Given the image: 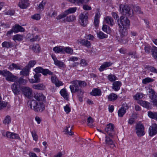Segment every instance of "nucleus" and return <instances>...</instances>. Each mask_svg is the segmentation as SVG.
<instances>
[{
	"label": "nucleus",
	"mask_w": 157,
	"mask_h": 157,
	"mask_svg": "<svg viewBox=\"0 0 157 157\" xmlns=\"http://www.w3.org/2000/svg\"><path fill=\"white\" fill-rule=\"evenodd\" d=\"M114 125L113 124L110 123L106 125L105 128V131L107 133V136L106 135L105 138V142L106 144L110 146L112 148L115 147L113 140L110 138H113L115 135V132L114 130Z\"/></svg>",
	"instance_id": "obj_1"
},
{
	"label": "nucleus",
	"mask_w": 157,
	"mask_h": 157,
	"mask_svg": "<svg viewBox=\"0 0 157 157\" xmlns=\"http://www.w3.org/2000/svg\"><path fill=\"white\" fill-rule=\"evenodd\" d=\"M60 93L61 95L62 96H63L66 99L67 98V91L65 89H62L60 90Z\"/></svg>",
	"instance_id": "obj_48"
},
{
	"label": "nucleus",
	"mask_w": 157,
	"mask_h": 157,
	"mask_svg": "<svg viewBox=\"0 0 157 157\" xmlns=\"http://www.w3.org/2000/svg\"><path fill=\"white\" fill-rule=\"evenodd\" d=\"M42 74L44 76H46L48 75H53L52 72L47 69H43Z\"/></svg>",
	"instance_id": "obj_40"
},
{
	"label": "nucleus",
	"mask_w": 157,
	"mask_h": 157,
	"mask_svg": "<svg viewBox=\"0 0 157 157\" xmlns=\"http://www.w3.org/2000/svg\"><path fill=\"white\" fill-rule=\"evenodd\" d=\"M31 134L33 140L36 141H37L38 140V136L36 134L35 131H33L31 132Z\"/></svg>",
	"instance_id": "obj_59"
},
{
	"label": "nucleus",
	"mask_w": 157,
	"mask_h": 157,
	"mask_svg": "<svg viewBox=\"0 0 157 157\" xmlns=\"http://www.w3.org/2000/svg\"><path fill=\"white\" fill-rule=\"evenodd\" d=\"M147 69L152 72L157 73V70L154 67L149 66L147 67Z\"/></svg>",
	"instance_id": "obj_63"
},
{
	"label": "nucleus",
	"mask_w": 157,
	"mask_h": 157,
	"mask_svg": "<svg viewBox=\"0 0 157 157\" xmlns=\"http://www.w3.org/2000/svg\"><path fill=\"white\" fill-rule=\"evenodd\" d=\"M29 70L27 68H25L22 70V71L20 72V74L21 75H23L25 76H27L29 75Z\"/></svg>",
	"instance_id": "obj_38"
},
{
	"label": "nucleus",
	"mask_w": 157,
	"mask_h": 157,
	"mask_svg": "<svg viewBox=\"0 0 157 157\" xmlns=\"http://www.w3.org/2000/svg\"><path fill=\"white\" fill-rule=\"evenodd\" d=\"M149 136H152L157 134V124H152L149 128Z\"/></svg>",
	"instance_id": "obj_13"
},
{
	"label": "nucleus",
	"mask_w": 157,
	"mask_h": 157,
	"mask_svg": "<svg viewBox=\"0 0 157 157\" xmlns=\"http://www.w3.org/2000/svg\"><path fill=\"white\" fill-rule=\"evenodd\" d=\"M32 49L35 52H38L40 51V48L38 44H36L32 47Z\"/></svg>",
	"instance_id": "obj_47"
},
{
	"label": "nucleus",
	"mask_w": 157,
	"mask_h": 157,
	"mask_svg": "<svg viewBox=\"0 0 157 157\" xmlns=\"http://www.w3.org/2000/svg\"><path fill=\"white\" fill-rule=\"evenodd\" d=\"M34 98L36 100L40 101H44L45 100L46 98L42 93H37L34 94Z\"/></svg>",
	"instance_id": "obj_16"
},
{
	"label": "nucleus",
	"mask_w": 157,
	"mask_h": 157,
	"mask_svg": "<svg viewBox=\"0 0 157 157\" xmlns=\"http://www.w3.org/2000/svg\"><path fill=\"white\" fill-rule=\"evenodd\" d=\"M126 112V108L123 107H121L119 109L118 112V116L122 117Z\"/></svg>",
	"instance_id": "obj_29"
},
{
	"label": "nucleus",
	"mask_w": 157,
	"mask_h": 157,
	"mask_svg": "<svg viewBox=\"0 0 157 157\" xmlns=\"http://www.w3.org/2000/svg\"><path fill=\"white\" fill-rule=\"evenodd\" d=\"M88 125L90 127L92 126V124L94 122L92 118L89 117L87 120Z\"/></svg>",
	"instance_id": "obj_53"
},
{
	"label": "nucleus",
	"mask_w": 157,
	"mask_h": 157,
	"mask_svg": "<svg viewBox=\"0 0 157 157\" xmlns=\"http://www.w3.org/2000/svg\"><path fill=\"white\" fill-rule=\"evenodd\" d=\"M70 2L75 5H80L82 4L81 0H67Z\"/></svg>",
	"instance_id": "obj_51"
},
{
	"label": "nucleus",
	"mask_w": 157,
	"mask_h": 157,
	"mask_svg": "<svg viewBox=\"0 0 157 157\" xmlns=\"http://www.w3.org/2000/svg\"><path fill=\"white\" fill-rule=\"evenodd\" d=\"M97 36L99 39H102L104 38H107L108 37V35L104 34L101 31L97 32Z\"/></svg>",
	"instance_id": "obj_31"
},
{
	"label": "nucleus",
	"mask_w": 157,
	"mask_h": 157,
	"mask_svg": "<svg viewBox=\"0 0 157 157\" xmlns=\"http://www.w3.org/2000/svg\"><path fill=\"white\" fill-rule=\"evenodd\" d=\"M100 17V14L99 13H96L94 18V25L95 26H98L99 23V19Z\"/></svg>",
	"instance_id": "obj_35"
},
{
	"label": "nucleus",
	"mask_w": 157,
	"mask_h": 157,
	"mask_svg": "<svg viewBox=\"0 0 157 157\" xmlns=\"http://www.w3.org/2000/svg\"><path fill=\"white\" fill-rule=\"evenodd\" d=\"M118 23L121 25L123 28H129L130 25V22L129 20L126 17L121 16L120 17V20L118 21Z\"/></svg>",
	"instance_id": "obj_7"
},
{
	"label": "nucleus",
	"mask_w": 157,
	"mask_h": 157,
	"mask_svg": "<svg viewBox=\"0 0 157 157\" xmlns=\"http://www.w3.org/2000/svg\"><path fill=\"white\" fill-rule=\"evenodd\" d=\"M88 13L84 12L81 13L79 15L80 24L82 26H85L87 24Z\"/></svg>",
	"instance_id": "obj_9"
},
{
	"label": "nucleus",
	"mask_w": 157,
	"mask_h": 157,
	"mask_svg": "<svg viewBox=\"0 0 157 157\" xmlns=\"http://www.w3.org/2000/svg\"><path fill=\"white\" fill-rule=\"evenodd\" d=\"M54 64L60 67H63L65 65L64 63L63 62L58 60L55 61Z\"/></svg>",
	"instance_id": "obj_50"
},
{
	"label": "nucleus",
	"mask_w": 157,
	"mask_h": 157,
	"mask_svg": "<svg viewBox=\"0 0 157 157\" xmlns=\"http://www.w3.org/2000/svg\"><path fill=\"white\" fill-rule=\"evenodd\" d=\"M138 103L143 107L147 108H150L151 107L150 103L145 101L140 100L138 101Z\"/></svg>",
	"instance_id": "obj_20"
},
{
	"label": "nucleus",
	"mask_w": 157,
	"mask_h": 157,
	"mask_svg": "<svg viewBox=\"0 0 157 157\" xmlns=\"http://www.w3.org/2000/svg\"><path fill=\"white\" fill-rule=\"evenodd\" d=\"M76 92H77L78 93L77 96L79 101L81 102H82L84 92L80 89L79 90Z\"/></svg>",
	"instance_id": "obj_36"
},
{
	"label": "nucleus",
	"mask_w": 157,
	"mask_h": 157,
	"mask_svg": "<svg viewBox=\"0 0 157 157\" xmlns=\"http://www.w3.org/2000/svg\"><path fill=\"white\" fill-rule=\"evenodd\" d=\"M58 78L56 77V76L54 75L51 76V80L52 83H55L57 81Z\"/></svg>",
	"instance_id": "obj_64"
},
{
	"label": "nucleus",
	"mask_w": 157,
	"mask_h": 157,
	"mask_svg": "<svg viewBox=\"0 0 157 157\" xmlns=\"http://www.w3.org/2000/svg\"><path fill=\"white\" fill-rule=\"evenodd\" d=\"M152 55L154 59L157 60V47L154 46L151 49Z\"/></svg>",
	"instance_id": "obj_33"
},
{
	"label": "nucleus",
	"mask_w": 157,
	"mask_h": 157,
	"mask_svg": "<svg viewBox=\"0 0 157 157\" xmlns=\"http://www.w3.org/2000/svg\"><path fill=\"white\" fill-rule=\"evenodd\" d=\"M102 30L106 32L107 34H110L111 32V29L110 28L106 25H103L102 27Z\"/></svg>",
	"instance_id": "obj_37"
},
{
	"label": "nucleus",
	"mask_w": 157,
	"mask_h": 157,
	"mask_svg": "<svg viewBox=\"0 0 157 157\" xmlns=\"http://www.w3.org/2000/svg\"><path fill=\"white\" fill-rule=\"evenodd\" d=\"M65 53L71 55L73 53V50L69 47H63V54H65Z\"/></svg>",
	"instance_id": "obj_28"
},
{
	"label": "nucleus",
	"mask_w": 157,
	"mask_h": 157,
	"mask_svg": "<svg viewBox=\"0 0 157 157\" xmlns=\"http://www.w3.org/2000/svg\"><path fill=\"white\" fill-rule=\"evenodd\" d=\"M143 95L142 93H137L133 96V98L136 100H139L143 97Z\"/></svg>",
	"instance_id": "obj_46"
},
{
	"label": "nucleus",
	"mask_w": 157,
	"mask_h": 157,
	"mask_svg": "<svg viewBox=\"0 0 157 157\" xmlns=\"http://www.w3.org/2000/svg\"><path fill=\"white\" fill-rule=\"evenodd\" d=\"M36 63L35 60H31L29 63L28 66L30 67H33Z\"/></svg>",
	"instance_id": "obj_62"
},
{
	"label": "nucleus",
	"mask_w": 157,
	"mask_h": 157,
	"mask_svg": "<svg viewBox=\"0 0 157 157\" xmlns=\"http://www.w3.org/2000/svg\"><path fill=\"white\" fill-rule=\"evenodd\" d=\"M144 128V125L140 123H138L135 126V132L138 137H141L145 134Z\"/></svg>",
	"instance_id": "obj_6"
},
{
	"label": "nucleus",
	"mask_w": 157,
	"mask_h": 157,
	"mask_svg": "<svg viewBox=\"0 0 157 157\" xmlns=\"http://www.w3.org/2000/svg\"><path fill=\"white\" fill-rule=\"evenodd\" d=\"M76 20L75 17L73 15H71L69 17H67L66 18L64 19V21L68 22H71Z\"/></svg>",
	"instance_id": "obj_42"
},
{
	"label": "nucleus",
	"mask_w": 157,
	"mask_h": 157,
	"mask_svg": "<svg viewBox=\"0 0 157 157\" xmlns=\"http://www.w3.org/2000/svg\"><path fill=\"white\" fill-rule=\"evenodd\" d=\"M72 85L70 86V88L72 93H76L79 90V87H84L87 85L86 82L84 81L75 80L70 82Z\"/></svg>",
	"instance_id": "obj_2"
},
{
	"label": "nucleus",
	"mask_w": 157,
	"mask_h": 157,
	"mask_svg": "<svg viewBox=\"0 0 157 157\" xmlns=\"http://www.w3.org/2000/svg\"><path fill=\"white\" fill-rule=\"evenodd\" d=\"M2 45L3 47L7 48H11L13 46L12 43L10 41H4L2 43Z\"/></svg>",
	"instance_id": "obj_26"
},
{
	"label": "nucleus",
	"mask_w": 157,
	"mask_h": 157,
	"mask_svg": "<svg viewBox=\"0 0 157 157\" xmlns=\"http://www.w3.org/2000/svg\"><path fill=\"white\" fill-rule=\"evenodd\" d=\"M13 30L14 33H17L19 32H23L25 29L24 28L18 24H16L13 27Z\"/></svg>",
	"instance_id": "obj_17"
},
{
	"label": "nucleus",
	"mask_w": 157,
	"mask_h": 157,
	"mask_svg": "<svg viewBox=\"0 0 157 157\" xmlns=\"http://www.w3.org/2000/svg\"><path fill=\"white\" fill-rule=\"evenodd\" d=\"M41 75L39 74L36 73L34 75L33 77L36 83L39 82L40 81V77L41 76Z\"/></svg>",
	"instance_id": "obj_49"
},
{
	"label": "nucleus",
	"mask_w": 157,
	"mask_h": 157,
	"mask_svg": "<svg viewBox=\"0 0 157 157\" xmlns=\"http://www.w3.org/2000/svg\"><path fill=\"white\" fill-rule=\"evenodd\" d=\"M2 98L0 96V110L6 107L7 105V102L2 101Z\"/></svg>",
	"instance_id": "obj_44"
},
{
	"label": "nucleus",
	"mask_w": 157,
	"mask_h": 157,
	"mask_svg": "<svg viewBox=\"0 0 157 157\" xmlns=\"http://www.w3.org/2000/svg\"><path fill=\"white\" fill-rule=\"evenodd\" d=\"M120 12L124 15L131 17L133 14L132 11L131 10L129 6L127 4H121L120 5Z\"/></svg>",
	"instance_id": "obj_4"
},
{
	"label": "nucleus",
	"mask_w": 157,
	"mask_h": 157,
	"mask_svg": "<svg viewBox=\"0 0 157 157\" xmlns=\"http://www.w3.org/2000/svg\"><path fill=\"white\" fill-rule=\"evenodd\" d=\"M11 119L10 116H6L3 121V123L5 124H8L11 122Z\"/></svg>",
	"instance_id": "obj_43"
},
{
	"label": "nucleus",
	"mask_w": 157,
	"mask_h": 157,
	"mask_svg": "<svg viewBox=\"0 0 157 157\" xmlns=\"http://www.w3.org/2000/svg\"><path fill=\"white\" fill-rule=\"evenodd\" d=\"M118 24L119 26V31L121 36L123 37L126 36L128 34L127 31V30L128 28L122 27H121V25H120L119 23H118Z\"/></svg>",
	"instance_id": "obj_18"
},
{
	"label": "nucleus",
	"mask_w": 157,
	"mask_h": 157,
	"mask_svg": "<svg viewBox=\"0 0 157 157\" xmlns=\"http://www.w3.org/2000/svg\"><path fill=\"white\" fill-rule=\"evenodd\" d=\"M80 43L82 45L85 46L87 48L90 46V42L88 40L85 39H82L79 41Z\"/></svg>",
	"instance_id": "obj_30"
},
{
	"label": "nucleus",
	"mask_w": 157,
	"mask_h": 157,
	"mask_svg": "<svg viewBox=\"0 0 157 157\" xmlns=\"http://www.w3.org/2000/svg\"><path fill=\"white\" fill-rule=\"evenodd\" d=\"M6 136L7 138L11 139H20V138L18 134L10 132H6Z\"/></svg>",
	"instance_id": "obj_15"
},
{
	"label": "nucleus",
	"mask_w": 157,
	"mask_h": 157,
	"mask_svg": "<svg viewBox=\"0 0 157 157\" xmlns=\"http://www.w3.org/2000/svg\"><path fill=\"white\" fill-rule=\"evenodd\" d=\"M64 111L66 113L68 114L71 111V108L67 105L64 107Z\"/></svg>",
	"instance_id": "obj_60"
},
{
	"label": "nucleus",
	"mask_w": 157,
	"mask_h": 157,
	"mask_svg": "<svg viewBox=\"0 0 157 157\" xmlns=\"http://www.w3.org/2000/svg\"><path fill=\"white\" fill-rule=\"evenodd\" d=\"M8 69L10 71H12L14 69L16 70H21V67L18 64H15L12 63L11 64L9 65Z\"/></svg>",
	"instance_id": "obj_21"
},
{
	"label": "nucleus",
	"mask_w": 157,
	"mask_h": 157,
	"mask_svg": "<svg viewBox=\"0 0 157 157\" xmlns=\"http://www.w3.org/2000/svg\"><path fill=\"white\" fill-rule=\"evenodd\" d=\"M43 68L41 67H37L36 68L34 69V71L36 73L39 74V73H42V71Z\"/></svg>",
	"instance_id": "obj_55"
},
{
	"label": "nucleus",
	"mask_w": 157,
	"mask_h": 157,
	"mask_svg": "<svg viewBox=\"0 0 157 157\" xmlns=\"http://www.w3.org/2000/svg\"><path fill=\"white\" fill-rule=\"evenodd\" d=\"M23 36L19 34H16L14 36L13 39L14 40H18L19 41L23 40Z\"/></svg>",
	"instance_id": "obj_41"
},
{
	"label": "nucleus",
	"mask_w": 157,
	"mask_h": 157,
	"mask_svg": "<svg viewBox=\"0 0 157 157\" xmlns=\"http://www.w3.org/2000/svg\"><path fill=\"white\" fill-rule=\"evenodd\" d=\"M30 108L36 112H42L45 109V106L42 102H36L35 100L29 102Z\"/></svg>",
	"instance_id": "obj_3"
},
{
	"label": "nucleus",
	"mask_w": 157,
	"mask_h": 157,
	"mask_svg": "<svg viewBox=\"0 0 157 157\" xmlns=\"http://www.w3.org/2000/svg\"><path fill=\"white\" fill-rule=\"evenodd\" d=\"M31 18L32 19L36 20H39L40 18V16L38 14H35L32 16Z\"/></svg>",
	"instance_id": "obj_58"
},
{
	"label": "nucleus",
	"mask_w": 157,
	"mask_h": 157,
	"mask_svg": "<svg viewBox=\"0 0 157 157\" xmlns=\"http://www.w3.org/2000/svg\"><path fill=\"white\" fill-rule=\"evenodd\" d=\"M121 83L120 81H115L113 84L112 89L115 91H117L120 89Z\"/></svg>",
	"instance_id": "obj_19"
},
{
	"label": "nucleus",
	"mask_w": 157,
	"mask_h": 157,
	"mask_svg": "<svg viewBox=\"0 0 157 157\" xmlns=\"http://www.w3.org/2000/svg\"><path fill=\"white\" fill-rule=\"evenodd\" d=\"M148 115L151 118L157 120V112H152L151 111H149L148 112Z\"/></svg>",
	"instance_id": "obj_34"
},
{
	"label": "nucleus",
	"mask_w": 157,
	"mask_h": 157,
	"mask_svg": "<svg viewBox=\"0 0 157 157\" xmlns=\"http://www.w3.org/2000/svg\"><path fill=\"white\" fill-rule=\"evenodd\" d=\"M63 46H56L53 48V50L56 53H61L63 54Z\"/></svg>",
	"instance_id": "obj_25"
},
{
	"label": "nucleus",
	"mask_w": 157,
	"mask_h": 157,
	"mask_svg": "<svg viewBox=\"0 0 157 157\" xmlns=\"http://www.w3.org/2000/svg\"><path fill=\"white\" fill-rule=\"evenodd\" d=\"M16 81L17 82V84L20 86L21 85H25L26 84L27 81L25 79H24L23 78L21 77L18 79L16 77Z\"/></svg>",
	"instance_id": "obj_27"
},
{
	"label": "nucleus",
	"mask_w": 157,
	"mask_h": 157,
	"mask_svg": "<svg viewBox=\"0 0 157 157\" xmlns=\"http://www.w3.org/2000/svg\"><path fill=\"white\" fill-rule=\"evenodd\" d=\"M40 39L39 36L36 35L33 38L30 39V40L32 42H34L35 41H39Z\"/></svg>",
	"instance_id": "obj_61"
},
{
	"label": "nucleus",
	"mask_w": 157,
	"mask_h": 157,
	"mask_svg": "<svg viewBox=\"0 0 157 157\" xmlns=\"http://www.w3.org/2000/svg\"><path fill=\"white\" fill-rule=\"evenodd\" d=\"M129 56H131L132 58H135L137 57V55H136V51H130L128 54Z\"/></svg>",
	"instance_id": "obj_57"
},
{
	"label": "nucleus",
	"mask_w": 157,
	"mask_h": 157,
	"mask_svg": "<svg viewBox=\"0 0 157 157\" xmlns=\"http://www.w3.org/2000/svg\"><path fill=\"white\" fill-rule=\"evenodd\" d=\"M151 47L149 45L145 46L144 48V51L147 53H149L151 52Z\"/></svg>",
	"instance_id": "obj_54"
},
{
	"label": "nucleus",
	"mask_w": 157,
	"mask_h": 157,
	"mask_svg": "<svg viewBox=\"0 0 157 157\" xmlns=\"http://www.w3.org/2000/svg\"><path fill=\"white\" fill-rule=\"evenodd\" d=\"M105 21L106 23L111 26H112L114 24L113 19L110 17L107 16L105 18Z\"/></svg>",
	"instance_id": "obj_23"
},
{
	"label": "nucleus",
	"mask_w": 157,
	"mask_h": 157,
	"mask_svg": "<svg viewBox=\"0 0 157 157\" xmlns=\"http://www.w3.org/2000/svg\"><path fill=\"white\" fill-rule=\"evenodd\" d=\"M117 98V95L114 93H112L110 94L108 97V100L111 101L116 100Z\"/></svg>",
	"instance_id": "obj_39"
},
{
	"label": "nucleus",
	"mask_w": 157,
	"mask_h": 157,
	"mask_svg": "<svg viewBox=\"0 0 157 157\" xmlns=\"http://www.w3.org/2000/svg\"><path fill=\"white\" fill-rule=\"evenodd\" d=\"M149 95V98L151 100L152 105H153L157 101V95L154 90L151 88H149L147 89Z\"/></svg>",
	"instance_id": "obj_8"
},
{
	"label": "nucleus",
	"mask_w": 157,
	"mask_h": 157,
	"mask_svg": "<svg viewBox=\"0 0 157 157\" xmlns=\"http://www.w3.org/2000/svg\"><path fill=\"white\" fill-rule=\"evenodd\" d=\"M72 127H70V126H67L65 128L64 130V132L67 135L72 136L74 133L73 132H71Z\"/></svg>",
	"instance_id": "obj_32"
},
{
	"label": "nucleus",
	"mask_w": 157,
	"mask_h": 157,
	"mask_svg": "<svg viewBox=\"0 0 157 157\" xmlns=\"http://www.w3.org/2000/svg\"><path fill=\"white\" fill-rule=\"evenodd\" d=\"M112 64L113 63L110 61L105 62L101 66L98 70L100 72L102 71L105 70L107 69L108 67L111 66Z\"/></svg>",
	"instance_id": "obj_14"
},
{
	"label": "nucleus",
	"mask_w": 157,
	"mask_h": 157,
	"mask_svg": "<svg viewBox=\"0 0 157 157\" xmlns=\"http://www.w3.org/2000/svg\"><path fill=\"white\" fill-rule=\"evenodd\" d=\"M33 89L36 90H44L45 86L43 83L38 84L37 85H34L33 86Z\"/></svg>",
	"instance_id": "obj_24"
},
{
	"label": "nucleus",
	"mask_w": 157,
	"mask_h": 157,
	"mask_svg": "<svg viewBox=\"0 0 157 157\" xmlns=\"http://www.w3.org/2000/svg\"><path fill=\"white\" fill-rule=\"evenodd\" d=\"M14 82L11 86L12 90L15 95H18L20 94V86L17 84V82L16 80Z\"/></svg>",
	"instance_id": "obj_12"
},
{
	"label": "nucleus",
	"mask_w": 157,
	"mask_h": 157,
	"mask_svg": "<svg viewBox=\"0 0 157 157\" xmlns=\"http://www.w3.org/2000/svg\"><path fill=\"white\" fill-rule=\"evenodd\" d=\"M21 90L23 94L26 97L30 98L32 95V90L31 88L28 86H22Z\"/></svg>",
	"instance_id": "obj_10"
},
{
	"label": "nucleus",
	"mask_w": 157,
	"mask_h": 157,
	"mask_svg": "<svg viewBox=\"0 0 157 157\" xmlns=\"http://www.w3.org/2000/svg\"><path fill=\"white\" fill-rule=\"evenodd\" d=\"M77 8L76 7L70 8L68 10L65 11L67 15L69 13H75L76 10Z\"/></svg>",
	"instance_id": "obj_45"
},
{
	"label": "nucleus",
	"mask_w": 157,
	"mask_h": 157,
	"mask_svg": "<svg viewBox=\"0 0 157 157\" xmlns=\"http://www.w3.org/2000/svg\"><path fill=\"white\" fill-rule=\"evenodd\" d=\"M153 80L150 78H147L143 80L142 82L144 84H146L147 83L152 82Z\"/></svg>",
	"instance_id": "obj_56"
},
{
	"label": "nucleus",
	"mask_w": 157,
	"mask_h": 157,
	"mask_svg": "<svg viewBox=\"0 0 157 157\" xmlns=\"http://www.w3.org/2000/svg\"><path fill=\"white\" fill-rule=\"evenodd\" d=\"M108 79L111 82H112L117 79V77L114 75H109L108 76Z\"/></svg>",
	"instance_id": "obj_52"
},
{
	"label": "nucleus",
	"mask_w": 157,
	"mask_h": 157,
	"mask_svg": "<svg viewBox=\"0 0 157 157\" xmlns=\"http://www.w3.org/2000/svg\"><path fill=\"white\" fill-rule=\"evenodd\" d=\"M101 94V90L97 88L94 89L90 93L91 95L94 96H100Z\"/></svg>",
	"instance_id": "obj_22"
},
{
	"label": "nucleus",
	"mask_w": 157,
	"mask_h": 157,
	"mask_svg": "<svg viewBox=\"0 0 157 157\" xmlns=\"http://www.w3.org/2000/svg\"><path fill=\"white\" fill-rule=\"evenodd\" d=\"M0 75L5 77L6 79L8 81H15L16 76L13 75L10 71L6 70H0Z\"/></svg>",
	"instance_id": "obj_5"
},
{
	"label": "nucleus",
	"mask_w": 157,
	"mask_h": 157,
	"mask_svg": "<svg viewBox=\"0 0 157 157\" xmlns=\"http://www.w3.org/2000/svg\"><path fill=\"white\" fill-rule=\"evenodd\" d=\"M30 5L29 0H20L18 4L19 7L21 9H25Z\"/></svg>",
	"instance_id": "obj_11"
}]
</instances>
